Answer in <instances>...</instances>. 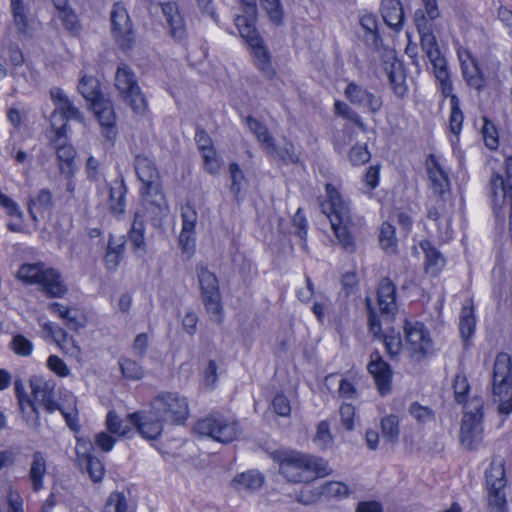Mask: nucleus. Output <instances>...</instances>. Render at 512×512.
Segmentation results:
<instances>
[{
	"label": "nucleus",
	"mask_w": 512,
	"mask_h": 512,
	"mask_svg": "<svg viewBox=\"0 0 512 512\" xmlns=\"http://www.w3.org/2000/svg\"><path fill=\"white\" fill-rule=\"evenodd\" d=\"M110 17L113 39L121 49H131L135 43V32L126 8L121 3H115Z\"/></svg>",
	"instance_id": "nucleus-13"
},
{
	"label": "nucleus",
	"mask_w": 512,
	"mask_h": 512,
	"mask_svg": "<svg viewBox=\"0 0 512 512\" xmlns=\"http://www.w3.org/2000/svg\"><path fill=\"white\" fill-rule=\"evenodd\" d=\"M369 373L373 376L379 393L384 396L391 392L392 370L378 352L371 354V360L367 366Z\"/></svg>",
	"instance_id": "nucleus-19"
},
{
	"label": "nucleus",
	"mask_w": 512,
	"mask_h": 512,
	"mask_svg": "<svg viewBox=\"0 0 512 512\" xmlns=\"http://www.w3.org/2000/svg\"><path fill=\"white\" fill-rule=\"evenodd\" d=\"M245 5L254 8L256 6L257 0H241ZM263 8L266 10L270 19L275 24H281L283 18V11L280 6L279 0H259Z\"/></svg>",
	"instance_id": "nucleus-40"
},
{
	"label": "nucleus",
	"mask_w": 512,
	"mask_h": 512,
	"mask_svg": "<svg viewBox=\"0 0 512 512\" xmlns=\"http://www.w3.org/2000/svg\"><path fill=\"white\" fill-rule=\"evenodd\" d=\"M271 156H278L283 162L292 164H296L300 160L299 156L295 153L294 145L289 141L285 142L283 147H277V152Z\"/></svg>",
	"instance_id": "nucleus-60"
},
{
	"label": "nucleus",
	"mask_w": 512,
	"mask_h": 512,
	"mask_svg": "<svg viewBox=\"0 0 512 512\" xmlns=\"http://www.w3.org/2000/svg\"><path fill=\"white\" fill-rule=\"evenodd\" d=\"M133 253L138 258H143L147 253L145 242L144 214L141 211L135 212L134 220L128 233Z\"/></svg>",
	"instance_id": "nucleus-23"
},
{
	"label": "nucleus",
	"mask_w": 512,
	"mask_h": 512,
	"mask_svg": "<svg viewBox=\"0 0 512 512\" xmlns=\"http://www.w3.org/2000/svg\"><path fill=\"white\" fill-rule=\"evenodd\" d=\"M371 155L366 146L355 145L349 152V159L353 165H362L369 161Z\"/></svg>",
	"instance_id": "nucleus-62"
},
{
	"label": "nucleus",
	"mask_w": 512,
	"mask_h": 512,
	"mask_svg": "<svg viewBox=\"0 0 512 512\" xmlns=\"http://www.w3.org/2000/svg\"><path fill=\"white\" fill-rule=\"evenodd\" d=\"M119 365L123 376L127 379L139 380L144 375L142 367L134 360L122 358Z\"/></svg>",
	"instance_id": "nucleus-49"
},
{
	"label": "nucleus",
	"mask_w": 512,
	"mask_h": 512,
	"mask_svg": "<svg viewBox=\"0 0 512 512\" xmlns=\"http://www.w3.org/2000/svg\"><path fill=\"white\" fill-rule=\"evenodd\" d=\"M482 136L485 142V145L493 150L498 147V133L494 126V124L487 119H484V125L482 127Z\"/></svg>",
	"instance_id": "nucleus-53"
},
{
	"label": "nucleus",
	"mask_w": 512,
	"mask_h": 512,
	"mask_svg": "<svg viewBox=\"0 0 512 512\" xmlns=\"http://www.w3.org/2000/svg\"><path fill=\"white\" fill-rule=\"evenodd\" d=\"M195 229L182 228L179 236V245L183 252L192 253L195 247Z\"/></svg>",
	"instance_id": "nucleus-61"
},
{
	"label": "nucleus",
	"mask_w": 512,
	"mask_h": 512,
	"mask_svg": "<svg viewBox=\"0 0 512 512\" xmlns=\"http://www.w3.org/2000/svg\"><path fill=\"white\" fill-rule=\"evenodd\" d=\"M229 173L231 179L230 191L238 199L246 183L245 175L237 163L230 164Z\"/></svg>",
	"instance_id": "nucleus-44"
},
{
	"label": "nucleus",
	"mask_w": 512,
	"mask_h": 512,
	"mask_svg": "<svg viewBox=\"0 0 512 512\" xmlns=\"http://www.w3.org/2000/svg\"><path fill=\"white\" fill-rule=\"evenodd\" d=\"M463 76L467 82V84L477 90H480L484 86L483 77L480 74V71L471 59L469 53H467V65H462Z\"/></svg>",
	"instance_id": "nucleus-38"
},
{
	"label": "nucleus",
	"mask_w": 512,
	"mask_h": 512,
	"mask_svg": "<svg viewBox=\"0 0 512 512\" xmlns=\"http://www.w3.org/2000/svg\"><path fill=\"white\" fill-rule=\"evenodd\" d=\"M359 22L365 31L364 41L366 45L378 50L382 44V40L378 33V21L376 16L371 13H363L360 16Z\"/></svg>",
	"instance_id": "nucleus-29"
},
{
	"label": "nucleus",
	"mask_w": 512,
	"mask_h": 512,
	"mask_svg": "<svg viewBox=\"0 0 512 512\" xmlns=\"http://www.w3.org/2000/svg\"><path fill=\"white\" fill-rule=\"evenodd\" d=\"M263 482L264 478L260 473L248 471L236 475L232 480V487L238 492H254L262 487Z\"/></svg>",
	"instance_id": "nucleus-31"
},
{
	"label": "nucleus",
	"mask_w": 512,
	"mask_h": 512,
	"mask_svg": "<svg viewBox=\"0 0 512 512\" xmlns=\"http://www.w3.org/2000/svg\"><path fill=\"white\" fill-rule=\"evenodd\" d=\"M426 170L430 180V188L434 194L444 196L449 193L450 182L447 173L440 166L434 155H429L426 159Z\"/></svg>",
	"instance_id": "nucleus-22"
},
{
	"label": "nucleus",
	"mask_w": 512,
	"mask_h": 512,
	"mask_svg": "<svg viewBox=\"0 0 512 512\" xmlns=\"http://www.w3.org/2000/svg\"><path fill=\"white\" fill-rule=\"evenodd\" d=\"M275 459L279 463V472L293 483L309 482L317 477H325L332 473L328 462L318 456L298 451L277 452Z\"/></svg>",
	"instance_id": "nucleus-3"
},
{
	"label": "nucleus",
	"mask_w": 512,
	"mask_h": 512,
	"mask_svg": "<svg viewBox=\"0 0 512 512\" xmlns=\"http://www.w3.org/2000/svg\"><path fill=\"white\" fill-rule=\"evenodd\" d=\"M152 407L166 422H183L188 416V402L177 393H162L152 400Z\"/></svg>",
	"instance_id": "nucleus-14"
},
{
	"label": "nucleus",
	"mask_w": 512,
	"mask_h": 512,
	"mask_svg": "<svg viewBox=\"0 0 512 512\" xmlns=\"http://www.w3.org/2000/svg\"><path fill=\"white\" fill-rule=\"evenodd\" d=\"M170 27V34L176 40H183L186 37V29L184 19L181 14L168 18L167 20Z\"/></svg>",
	"instance_id": "nucleus-59"
},
{
	"label": "nucleus",
	"mask_w": 512,
	"mask_h": 512,
	"mask_svg": "<svg viewBox=\"0 0 512 512\" xmlns=\"http://www.w3.org/2000/svg\"><path fill=\"white\" fill-rule=\"evenodd\" d=\"M344 95L353 105L367 109L372 114L378 113L383 106L380 95L355 82H350L346 86Z\"/></svg>",
	"instance_id": "nucleus-16"
},
{
	"label": "nucleus",
	"mask_w": 512,
	"mask_h": 512,
	"mask_svg": "<svg viewBox=\"0 0 512 512\" xmlns=\"http://www.w3.org/2000/svg\"><path fill=\"white\" fill-rule=\"evenodd\" d=\"M396 287L388 279L384 278L378 287V306L383 315L391 316L396 311Z\"/></svg>",
	"instance_id": "nucleus-25"
},
{
	"label": "nucleus",
	"mask_w": 512,
	"mask_h": 512,
	"mask_svg": "<svg viewBox=\"0 0 512 512\" xmlns=\"http://www.w3.org/2000/svg\"><path fill=\"white\" fill-rule=\"evenodd\" d=\"M10 347L15 354L23 357L30 356L33 351L32 342L20 334L15 335L12 338L10 342Z\"/></svg>",
	"instance_id": "nucleus-52"
},
{
	"label": "nucleus",
	"mask_w": 512,
	"mask_h": 512,
	"mask_svg": "<svg viewBox=\"0 0 512 512\" xmlns=\"http://www.w3.org/2000/svg\"><path fill=\"white\" fill-rule=\"evenodd\" d=\"M349 487L339 481H330L325 483L320 490L321 495H325L331 498H345L349 495Z\"/></svg>",
	"instance_id": "nucleus-46"
},
{
	"label": "nucleus",
	"mask_w": 512,
	"mask_h": 512,
	"mask_svg": "<svg viewBox=\"0 0 512 512\" xmlns=\"http://www.w3.org/2000/svg\"><path fill=\"white\" fill-rule=\"evenodd\" d=\"M78 90L90 104L103 97L99 81L93 76L83 75L79 81Z\"/></svg>",
	"instance_id": "nucleus-34"
},
{
	"label": "nucleus",
	"mask_w": 512,
	"mask_h": 512,
	"mask_svg": "<svg viewBox=\"0 0 512 512\" xmlns=\"http://www.w3.org/2000/svg\"><path fill=\"white\" fill-rule=\"evenodd\" d=\"M115 86L123 100L137 113L146 110L147 102L141 92L134 73L126 66L118 67L115 76Z\"/></svg>",
	"instance_id": "nucleus-11"
},
{
	"label": "nucleus",
	"mask_w": 512,
	"mask_h": 512,
	"mask_svg": "<svg viewBox=\"0 0 512 512\" xmlns=\"http://www.w3.org/2000/svg\"><path fill=\"white\" fill-rule=\"evenodd\" d=\"M22 400V402L18 400L19 409L22 412V414L26 417L27 420L34 418L38 422L39 412L33 401L29 398L27 394L23 395Z\"/></svg>",
	"instance_id": "nucleus-64"
},
{
	"label": "nucleus",
	"mask_w": 512,
	"mask_h": 512,
	"mask_svg": "<svg viewBox=\"0 0 512 512\" xmlns=\"http://www.w3.org/2000/svg\"><path fill=\"white\" fill-rule=\"evenodd\" d=\"M58 17L64 27L71 33H77L80 29L76 14L69 8H63L58 12Z\"/></svg>",
	"instance_id": "nucleus-55"
},
{
	"label": "nucleus",
	"mask_w": 512,
	"mask_h": 512,
	"mask_svg": "<svg viewBox=\"0 0 512 512\" xmlns=\"http://www.w3.org/2000/svg\"><path fill=\"white\" fill-rule=\"evenodd\" d=\"M107 429L113 433L122 437H126L131 430V426L134 424L131 423L130 416L128 420L122 421L119 417L112 411H110L106 418Z\"/></svg>",
	"instance_id": "nucleus-42"
},
{
	"label": "nucleus",
	"mask_w": 512,
	"mask_h": 512,
	"mask_svg": "<svg viewBox=\"0 0 512 512\" xmlns=\"http://www.w3.org/2000/svg\"><path fill=\"white\" fill-rule=\"evenodd\" d=\"M388 77L395 95L398 97H404L407 92V86L405 83V75L403 71L399 67H392Z\"/></svg>",
	"instance_id": "nucleus-48"
},
{
	"label": "nucleus",
	"mask_w": 512,
	"mask_h": 512,
	"mask_svg": "<svg viewBox=\"0 0 512 512\" xmlns=\"http://www.w3.org/2000/svg\"><path fill=\"white\" fill-rule=\"evenodd\" d=\"M386 352L390 358H396L402 350V341L399 334H386L383 338Z\"/></svg>",
	"instance_id": "nucleus-56"
},
{
	"label": "nucleus",
	"mask_w": 512,
	"mask_h": 512,
	"mask_svg": "<svg viewBox=\"0 0 512 512\" xmlns=\"http://www.w3.org/2000/svg\"><path fill=\"white\" fill-rule=\"evenodd\" d=\"M476 320L472 304L464 305L460 317V333L464 339H469L475 330Z\"/></svg>",
	"instance_id": "nucleus-41"
},
{
	"label": "nucleus",
	"mask_w": 512,
	"mask_h": 512,
	"mask_svg": "<svg viewBox=\"0 0 512 512\" xmlns=\"http://www.w3.org/2000/svg\"><path fill=\"white\" fill-rule=\"evenodd\" d=\"M488 512H507L504 463L493 459L485 471Z\"/></svg>",
	"instance_id": "nucleus-7"
},
{
	"label": "nucleus",
	"mask_w": 512,
	"mask_h": 512,
	"mask_svg": "<svg viewBox=\"0 0 512 512\" xmlns=\"http://www.w3.org/2000/svg\"><path fill=\"white\" fill-rule=\"evenodd\" d=\"M492 392L498 403V412L509 415L512 412V358L509 354L498 353L492 372Z\"/></svg>",
	"instance_id": "nucleus-5"
},
{
	"label": "nucleus",
	"mask_w": 512,
	"mask_h": 512,
	"mask_svg": "<svg viewBox=\"0 0 512 512\" xmlns=\"http://www.w3.org/2000/svg\"><path fill=\"white\" fill-rule=\"evenodd\" d=\"M408 413L417 421L418 424H427L434 421L435 414L432 409L422 406L418 402H413L408 407Z\"/></svg>",
	"instance_id": "nucleus-45"
},
{
	"label": "nucleus",
	"mask_w": 512,
	"mask_h": 512,
	"mask_svg": "<svg viewBox=\"0 0 512 512\" xmlns=\"http://www.w3.org/2000/svg\"><path fill=\"white\" fill-rule=\"evenodd\" d=\"M418 17V27L422 34V50L433 66L434 75L439 84V89L442 95L450 98L451 113L449 117V126L451 132L458 135L462 129L464 115L460 109L459 98L452 93L453 85L447 68L446 59L439 50L436 37L431 35V27L429 24L423 20L422 14L418 13Z\"/></svg>",
	"instance_id": "nucleus-1"
},
{
	"label": "nucleus",
	"mask_w": 512,
	"mask_h": 512,
	"mask_svg": "<svg viewBox=\"0 0 512 512\" xmlns=\"http://www.w3.org/2000/svg\"><path fill=\"white\" fill-rule=\"evenodd\" d=\"M104 512H130L128 502L123 493H112L106 501Z\"/></svg>",
	"instance_id": "nucleus-51"
},
{
	"label": "nucleus",
	"mask_w": 512,
	"mask_h": 512,
	"mask_svg": "<svg viewBox=\"0 0 512 512\" xmlns=\"http://www.w3.org/2000/svg\"><path fill=\"white\" fill-rule=\"evenodd\" d=\"M423 2H424V9H417L414 14V21H415V25L417 27L418 33L420 35L421 42H422V34L419 30L418 22H417V18H419L418 13L422 14L423 20L425 22H427V24H429V26L431 27V35H434L433 34V26H434L433 20L439 16V10L437 8L435 0H423Z\"/></svg>",
	"instance_id": "nucleus-39"
},
{
	"label": "nucleus",
	"mask_w": 512,
	"mask_h": 512,
	"mask_svg": "<svg viewBox=\"0 0 512 512\" xmlns=\"http://www.w3.org/2000/svg\"><path fill=\"white\" fill-rule=\"evenodd\" d=\"M400 420L397 415L390 414L380 421L382 436L391 443H396L400 434Z\"/></svg>",
	"instance_id": "nucleus-36"
},
{
	"label": "nucleus",
	"mask_w": 512,
	"mask_h": 512,
	"mask_svg": "<svg viewBox=\"0 0 512 512\" xmlns=\"http://www.w3.org/2000/svg\"><path fill=\"white\" fill-rule=\"evenodd\" d=\"M235 23L241 37L246 39L249 46L257 45V43L261 41L255 28L248 22V19L245 16H237L235 18Z\"/></svg>",
	"instance_id": "nucleus-43"
},
{
	"label": "nucleus",
	"mask_w": 512,
	"mask_h": 512,
	"mask_svg": "<svg viewBox=\"0 0 512 512\" xmlns=\"http://www.w3.org/2000/svg\"><path fill=\"white\" fill-rule=\"evenodd\" d=\"M196 272L206 312L209 314L211 320L220 323L222 321L223 307L221 304L218 279L216 275L204 265L197 266Z\"/></svg>",
	"instance_id": "nucleus-10"
},
{
	"label": "nucleus",
	"mask_w": 512,
	"mask_h": 512,
	"mask_svg": "<svg viewBox=\"0 0 512 512\" xmlns=\"http://www.w3.org/2000/svg\"><path fill=\"white\" fill-rule=\"evenodd\" d=\"M29 382L35 400L43 405L48 413L56 411L54 399L55 382L41 376H32Z\"/></svg>",
	"instance_id": "nucleus-21"
},
{
	"label": "nucleus",
	"mask_w": 512,
	"mask_h": 512,
	"mask_svg": "<svg viewBox=\"0 0 512 512\" xmlns=\"http://www.w3.org/2000/svg\"><path fill=\"white\" fill-rule=\"evenodd\" d=\"M126 238L123 235H110L104 256V264L108 270H115L125 253Z\"/></svg>",
	"instance_id": "nucleus-26"
},
{
	"label": "nucleus",
	"mask_w": 512,
	"mask_h": 512,
	"mask_svg": "<svg viewBox=\"0 0 512 512\" xmlns=\"http://www.w3.org/2000/svg\"><path fill=\"white\" fill-rule=\"evenodd\" d=\"M381 14L390 28L399 31L404 24V12L399 0H382Z\"/></svg>",
	"instance_id": "nucleus-27"
},
{
	"label": "nucleus",
	"mask_w": 512,
	"mask_h": 512,
	"mask_svg": "<svg viewBox=\"0 0 512 512\" xmlns=\"http://www.w3.org/2000/svg\"><path fill=\"white\" fill-rule=\"evenodd\" d=\"M379 241L386 251L394 252L396 248L395 228L388 222H384L380 228Z\"/></svg>",
	"instance_id": "nucleus-47"
},
{
	"label": "nucleus",
	"mask_w": 512,
	"mask_h": 512,
	"mask_svg": "<svg viewBox=\"0 0 512 512\" xmlns=\"http://www.w3.org/2000/svg\"><path fill=\"white\" fill-rule=\"evenodd\" d=\"M127 188L124 179H117L111 183L110 187V211L114 215H122L126 208Z\"/></svg>",
	"instance_id": "nucleus-30"
},
{
	"label": "nucleus",
	"mask_w": 512,
	"mask_h": 512,
	"mask_svg": "<svg viewBox=\"0 0 512 512\" xmlns=\"http://www.w3.org/2000/svg\"><path fill=\"white\" fill-rule=\"evenodd\" d=\"M91 108L103 128V136L107 140L113 141L117 135V130L115 128V112L111 101L102 97L91 103Z\"/></svg>",
	"instance_id": "nucleus-20"
},
{
	"label": "nucleus",
	"mask_w": 512,
	"mask_h": 512,
	"mask_svg": "<svg viewBox=\"0 0 512 512\" xmlns=\"http://www.w3.org/2000/svg\"><path fill=\"white\" fill-rule=\"evenodd\" d=\"M483 400L475 397L465 404L460 440L467 449H475L482 441Z\"/></svg>",
	"instance_id": "nucleus-8"
},
{
	"label": "nucleus",
	"mask_w": 512,
	"mask_h": 512,
	"mask_svg": "<svg viewBox=\"0 0 512 512\" xmlns=\"http://www.w3.org/2000/svg\"><path fill=\"white\" fill-rule=\"evenodd\" d=\"M131 423L137 428L139 433L146 439H156L163 430L166 420L159 412H155L153 407L148 413H134L130 415Z\"/></svg>",
	"instance_id": "nucleus-17"
},
{
	"label": "nucleus",
	"mask_w": 512,
	"mask_h": 512,
	"mask_svg": "<svg viewBox=\"0 0 512 512\" xmlns=\"http://www.w3.org/2000/svg\"><path fill=\"white\" fill-rule=\"evenodd\" d=\"M404 332L406 348L411 357L420 360L432 351L433 341L423 323L406 320Z\"/></svg>",
	"instance_id": "nucleus-12"
},
{
	"label": "nucleus",
	"mask_w": 512,
	"mask_h": 512,
	"mask_svg": "<svg viewBox=\"0 0 512 512\" xmlns=\"http://www.w3.org/2000/svg\"><path fill=\"white\" fill-rule=\"evenodd\" d=\"M421 249L425 253V270L434 276L438 275L445 265L443 255L431 245L429 241H422L420 243Z\"/></svg>",
	"instance_id": "nucleus-32"
},
{
	"label": "nucleus",
	"mask_w": 512,
	"mask_h": 512,
	"mask_svg": "<svg viewBox=\"0 0 512 512\" xmlns=\"http://www.w3.org/2000/svg\"><path fill=\"white\" fill-rule=\"evenodd\" d=\"M134 167L139 181L142 205L156 225L167 213V204L161 191L159 171L152 159L146 155H137Z\"/></svg>",
	"instance_id": "nucleus-2"
},
{
	"label": "nucleus",
	"mask_w": 512,
	"mask_h": 512,
	"mask_svg": "<svg viewBox=\"0 0 512 512\" xmlns=\"http://www.w3.org/2000/svg\"><path fill=\"white\" fill-rule=\"evenodd\" d=\"M67 127V123H63L59 127H56V124L52 123L54 137L51 138V142L56 148L61 172L67 176H72L74 173L76 151L73 146L66 143Z\"/></svg>",
	"instance_id": "nucleus-15"
},
{
	"label": "nucleus",
	"mask_w": 512,
	"mask_h": 512,
	"mask_svg": "<svg viewBox=\"0 0 512 512\" xmlns=\"http://www.w3.org/2000/svg\"><path fill=\"white\" fill-rule=\"evenodd\" d=\"M56 343L64 353L75 358L80 357V347L76 344L75 340L72 337L68 336L66 332L65 336H60V340H57Z\"/></svg>",
	"instance_id": "nucleus-58"
},
{
	"label": "nucleus",
	"mask_w": 512,
	"mask_h": 512,
	"mask_svg": "<svg viewBox=\"0 0 512 512\" xmlns=\"http://www.w3.org/2000/svg\"><path fill=\"white\" fill-rule=\"evenodd\" d=\"M53 206L52 194L48 189H42L38 194L29 200L28 211L34 221L37 220L35 210L46 211Z\"/></svg>",
	"instance_id": "nucleus-35"
},
{
	"label": "nucleus",
	"mask_w": 512,
	"mask_h": 512,
	"mask_svg": "<svg viewBox=\"0 0 512 512\" xmlns=\"http://www.w3.org/2000/svg\"><path fill=\"white\" fill-rule=\"evenodd\" d=\"M56 410H59L63 415L68 427L77 432L80 429L78 420V409L76 397L68 391H65L58 403L55 401Z\"/></svg>",
	"instance_id": "nucleus-24"
},
{
	"label": "nucleus",
	"mask_w": 512,
	"mask_h": 512,
	"mask_svg": "<svg viewBox=\"0 0 512 512\" xmlns=\"http://www.w3.org/2000/svg\"><path fill=\"white\" fill-rule=\"evenodd\" d=\"M77 459L81 470H85L93 482L97 483L102 480L105 470L100 460L85 454L78 455Z\"/></svg>",
	"instance_id": "nucleus-33"
},
{
	"label": "nucleus",
	"mask_w": 512,
	"mask_h": 512,
	"mask_svg": "<svg viewBox=\"0 0 512 512\" xmlns=\"http://www.w3.org/2000/svg\"><path fill=\"white\" fill-rule=\"evenodd\" d=\"M47 473V461L44 454L36 451L32 455V462L28 473L32 489L37 492L43 488V479Z\"/></svg>",
	"instance_id": "nucleus-28"
},
{
	"label": "nucleus",
	"mask_w": 512,
	"mask_h": 512,
	"mask_svg": "<svg viewBox=\"0 0 512 512\" xmlns=\"http://www.w3.org/2000/svg\"><path fill=\"white\" fill-rule=\"evenodd\" d=\"M313 441L322 450L328 449L332 446L333 437L326 421H322L318 424Z\"/></svg>",
	"instance_id": "nucleus-50"
},
{
	"label": "nucleus",
	"mask_w": 512,
	"mask_h": 512,
	"mask_svg": "<svg viewBox=\"0 0 512 512\" xmlns=\"http://www.w3.org/2000/svg\"><path fill=\"white\" fill-rule=\"evenodd\" d=\"M203 158L204 168L210 174H218L220 171V162L217 158L216 151L213 149H208L203 152H200Z\"/></svg>",
	"instance_id": "nucleus-57"
},
{
	"label": "nucleus",
	"mask_w": 512,
	"mask_h": 512,
	"mask_svg": "<svg viewBox=\"0 0 512 512\" xmlns=\"http://www.w3.org/2000/svg\"><path fill=\"white\" fill-rule=\"evenodd\" d=\"M18 278L29 284H39L48 297H62L67 292L61 275L53 268H45L43 264H23L17 273Z\"/></svg>",
	"instance_id": "nucleus-6"
},
{
	"label": "nucleus",
	"mask_w": 512,
	"mask_h": 512,
	"mask_svg": "<svg viewBox=\"0 0 512 512\" xmlns=\"http://www.w3.org/2000/svg\"><path fill=\"white\" fill-rule=\"evenodd\" d=\"M274 412L281 417H288L291 413L290 401L283 394H278L272 401Z\"/></svg>",
	"instance_id": "nucleus-63"
},
{
	"label": "nucleus",
	"mask_w": 512,
	"mask_h": 512,
	"mask_svg": "<svg viewBox=\"0 0 512 512\" xmlns=\"http://www.w3.org/2000/svg\"><path fill=\"white\" fill-rule=\"evenodd\" d=\"M195 430L200 435L208 436L221 443H230L241 434L239 423L231 418L222 415H212L199 420Z\"/></svg>",
	"instance_id": "nucleus-9"
},
{
	"label": "nucleus",
	"mask_w": 512,
	"mask_h": 512,
	"mask_svg": "<svg viewBox=\"0 0 512 512\" xmlns=\"http://www.w3.org/2000/svg\"><path fill=\"white\" fill-rule=\"evenodd\" d=\"M252 49L254 62L256 67L265 75L270 76L273 74V69L270 62V55L267 49L263 46L262 40L257 45L250 46Z\"/></svg>",
	"instance_id": "nucleus-37"
},
{
	"label": "nucleus",
	"mask_w": 512,
	"mask_h": 512,
	"mask_svg": "<svg viewBox=\"0 0 512 512\" xmlns=\"http://www.w3.org/2000/svg\"><path fill=\"white\" fill-rule=\"evenodd\" d=\"M325 190L327 199L321 202V210L329 219L339 245L352 253L355 242L349 230L352 222L349 204L332 184H326Z\"/></svg>",
	"instance_id": "nucleus-4"
},
{
	"label": "nucleus",
	"mask_w": 512,
	"mask_h": 512,
	"mask_svg": "<svg viewBox=\"0 0 512 512\" xmlns=\"http://www.w3.org/2000/svg\"><path fill=\"white\" fill-rule=\"evenodd\" d=\"M11 10L13 15V22L17 32L20 34H27L29 23L25 6H16Z\"/></svg>",
	"instance_id": "nucleus-54"
},
{
	"label": "nucleus",
	"mask_w": 512,
	"mask_h": 512,
	"mask_svg": "<svg viewBox=\"0 0 512 512\" xmlns=\"http://www.w3.org/2000/svg\"><path fill=\"white\" fill-rule=\"evenodd\" d=\"M50 96L56 106L54 112L52 113L51 124H55V119L58 114L62 117L64 123H66L68 120L83 122V114L73 104V102L68 98L67 94L61 88H52L50 90Z\"/></svg>",
	"instance_id": "nucleus-18"
}]
</instances>
